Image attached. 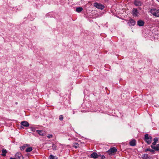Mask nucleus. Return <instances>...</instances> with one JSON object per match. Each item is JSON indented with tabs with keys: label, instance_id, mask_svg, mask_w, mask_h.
I'll return each mask as SVG.
<instances>
[{
	"label": "nucleus",
	"instance_id": "obj_1",
	"mask_svg": "<svg viewBox=\"0 0 159 159\" xmlns=\"http://www.w3.org/2000/svg\"><path fill=\"white\" fill-rule=\"evenodd\" d=\"M150 13L156 17H159V10L153 8L151 10Z\"/></svg>",
	"mask_w": 159,
	"mask_h": 159
},
{
	"label": "nucleus",
	"instance_id": "obj_2",
	"mask_svg": "<svg viewBox=\"0 0 159 159\" xmlns=\"http://www.w3.org/2000/svg\"><path fill=\"white\" fill-rule=\"evenodd\" d=\"M144 140L148 144L151 143L152 140V137L148 134H146L144 135Z\"/></svg>",
	"mask_w": 159,
	"mask_h": 159
},
{
	"label": "nucleus",
	"instance_id": "obj_3",
	"mask_svg": "<svg viewBox=\"0 0 159 159\" xmlns=\"http://www.w3.org/2000/svg\"><path fill=\"white\" fill-rule=\"evenodd\" d=\"M117 151V149L113 147L109 149L107 152L109 155H114Z\"/></svg>",
	"mask_w": 159,
	"mask_h": 159
},
{
	"label": "nucleus",
	"instance_id": "obj_4",
	"mask_svg": "<svg viewBox=\"0 0 159 159\" xmlns=\"http://www.w3.org/2000/svg\"><path fill=\"white\" fill-rule=\"evenodd\" d=\"M94 7H96L97 8L102 10L104 8L103 5L100 3H98L97 2H95L94 4Z\"/></svg>",
	"mask_w": 159,
	"mask_h": 159
},
{
	"label": "nucleus",
	"instance_id": "obj_5",
	"mask_svg": "<svg viewBox=\"0 0 159 159\" xmlns=\"http://www.w3.org/2000/svg\"><path fill=\"white\" fill-rule=\"evenodd\" d=\"M132 14L134 16H137L139 15V12L136 8H133L132 10Z\"/></svg>",
	"mask_w": 159,
	"mask_h": 159
},
{
	"label": "nucleus",
	"instance_id": "obj_6",
	"mask_svg": "<svg viewBox=\"0 0 159 159\" xmlns=\"http://www.w3.org/2000/svg\"><path fill=\"white\" fill-rule=\"evenodd\" d=\"M16 157L18 159H23V157L21 154L20 152H17L15 155Z\"/></svg>",
	"mask_w": 159,
	"mask_h": 159
},
{
	"label": "nucleus",
	"instance_id": "obj_7",
	"mask_svg": "<svg viewBox=\"0 0 159 159\" xmlns=\"http://www.w3.org/2000/svg\"><path fill=\"white\" fill-rule=\"evenodd\" d=\"M135 23V21L133 19H131L129 20L128 24L130 26H134Z\"/></svg>",
	"mask_w": 159,
	"mask_h": 159
},
{
	"label": "nucleus",
	"instance_id": "obj_8",
	"mask_svg": "<svg viewBox=\"0 0 159 159\" xmlns=\"http://www.w3.org/2000/svg\"><path fill=\"white\" fill-rule=\"evenodd\" d=\"M99 155L96 152H93L90 155V157L93 158H97L98 157Z\"/></svg>",
	"mask_w": 159,
	"mask_h": 159
},
{
	"label": "nucleus",
	"instance_id": "obj_9",
	"mask_svg": "<svg viewBox=\"0 0 159 159\" xmlns=\"http://www.w3.org/2000/svg\"><path fill=\"white\" fill-rule=\"evenodd\" d=\"M21 125L25 127H28L29 125V124L27 121H22L21 122Z\"/></svg>",
	"mask_w": 159,
	"mask_h": 159
},
{
	"label": "nucleus",
	"instance_id": "obj_10",
	"mask_svg": "<svg viewBox=\"0 0 159 159\" xmlns=\"http://www.w3.org/2000/svg\"><path fill=\"white\" fill-rule=\"evenodd\" d=\"M144 22L141 20H139L137 22V24L139 26H143L144 25Z\"/></svg>",
	"mask_w": 159,
	"mask_h": 159
},
{
	"label": "nucleus",
	"instance_id": "obj_11",
	"mask_svg": "<svg viewBox=\"0 0 159 159\" xmlns=\"http://www.w3.org/2000/svg\"><path fill=\"white\" fill-rule=\"evenodd\" d=\"M141 2L139 0H135L134 2V4L136 6H140L141 5Z\"/></svg>",
	"mask_w": 159,
	"mask_h": 159
},
{
	"label": "nucleus",
	"instance_id": "obj_12",
	"mask_svg": "<svg viewBox=\"0 0 159 159\" xmlns=\"http://www.w3.org/2000/svg\"><path fill=\"white\" fill-rule=\"evenodd\" d=\"M151 148L156 151L159 150V144H157L156 146L151 145Z\"/></svg>",
	"mask_w": 159,
	"mask_h": 159
},
{
	"label": "nucleus",
	"instance_id": "obj_13",
	"mask_svg": "<svg viewBox=\"0 0 159 159\" xmlns=\"http://www.w3.org/2000/svg\"><path fill=\"white\" fill-rule=\"evenodd\" d=\"M129 143L131 146H135L136 145V141L134 139L133 140L129 142Z\"/></svg>",
	"mask_w": 159,
	"mask_h": 159
},
{
	"label": "nucleus",
	"instance_id": "obj_14",
	"mask_svg": "<svg viewBox=\"0 0 159 159\" xmlns=\"http://www.w3.org/2000/svg\"><path fill=\"white\" fill-rule=\"evenodd\" d=\"M2 155L3 156H6V154L7 152V150L6 149L3 148L2 150Z\"/></svg>",
	"mask_w": 159,
	"mask_h": 159
},
{
	"label": "nucleus",
	"instance_id": "obj_15",
	"mask_svg": "<svg viewBox=\"0 0 159 159\" xmlns=\"http://www.w3.org/2000/svg\"><path fill=\"white\" fill-rule=\"evenodd\" d=\"M28 146L27 144H25L23 146L20 147V149L21 150H24L25 148Z\"/></svg>",
	"mask_w": 159,
	"mask_h": 159
},
{
	"label": "nucleus",
	"instance_id": "obj_16",
	"mask_svg": "<svg viewBox=\"0 0 159 159\" xmlns=\"http://www.w3.org/2000/svg\"><path fill=\"white\" fill-rule=\"evenodd\" d=\"M158 139L157 138H155L154 139V142L152 143V145L155 146L157 143V141Z\"/></svg>",
	"mask_w": 159,
	"mask_h": 159
},
{
	"label": "nucleus",
	"instance_id": "obj_17",
	"mask_svg": "<svg viewBox=\"0 0 159 159\" xmlns=\"http://www.w3.org/2000/svg\"><path fill=\"white\" fill-rule=\"evenodd\" d=\"M33 150L32 147H29L27 148L25 150V151L27 152H29Z\"/></svg>",
	"mask_w": 159,
	"mask_h": 159
},
{
	"label": "nucleus",
	"instance_id": "obj_18",
	"mask_svg": "<svg viewBox=\"0 0 159 159\" xmlns=\"http://www.w3.org/2000/svg\"><path fill=\"white\" fill-rule=\"evenodd\" d=\"M36 131L40 135H43V131L41 130H37Z\"/></svg>",
	"mask_w": 159,
	"mask_h": 159
},
{
	"label": "nucleus",
	"instance_id": "obj_19",
	"mask_svg": "<svg viewBox=\"0 0 159 159\" xmlns=\"http://www.w3.org/2000/svg\"><path fill=\"white\" fill-rule=\"evenodd\" d=\"M49 159H57V157L56 156H54L50 155L49 157Z\"/></svg>",
	"mask_w": 159,
	"mask_h": 159
},
{
	"label": "nucleus",
	"instance_id": "obj_20",
	"mask_svg": "<svg viewBox=\"0 0 159 159\" xmlns=\"http://www.w3.org/2000/svg\"><path fill=\"white\" fill-rule=\"evenodd\" d=\"M83 9L81 7H78L76 8V11L77 12H80Z\"/></svg>",
	"mask_w": 159,
	"mask_h": 159
},
{
	"label": "nucleus",
	"instance_id": "obj_21",
	"mask_svg": "<svg viewBox=\"0 0 159 159\" xmlns=\"http://www.w3.org/2000/svg\"><path fill=\"white\" fill-rule=\"evenodd\" d=\"M79 144L77 143H73V146L75 148H77L79 147Z\"/></svg>",
	"mask_w": 159,
	"mask_h": 159
},
{
	"label": "nucleus",
	"instance_id": "obj_22",
	"mask_svg": "<svg viewBox=\"0 0 159 159\" xmlns=\"http://www.w3.org/2000/svg\"><path fill=\"white\" fill-rule=\"evenodd\" d=\"M143 159H147L148 158V155L147 154H144L143 155Z\"/></svg>",
	"mask_w": 159,
	"mask_h": 159
},
{
	"label": "nucleus",
	"instance_id": "obj_23",
	"mask_svg": "<svg viewBox=\"0 0 159 159\" xmlns=\"http://www.w3.org/2000/svg\"><path fill=\"white\" fill-rule=\"evenodd\" d=\"M147 151H150L152 152H154V150L153 149H151L150 148H147L145 150V152H147Z\"/></svg>",
	"mask_w": 159,
	"mask_h": 159
},
{
	"label": "nucleus",
	"instance_id": "obj_24",
	"mask_svg": "<svg viewBox=\"0 0 159 159\" xmlns=\"http://www.w3.org/2000/svg\"><path fill=\"white\" fill-rule=\"evenodd\" d=\"M52 148H53V150H56L57 149V146L53 144H52Z\"/></svg>",
	"mask_w": 159,
	"mask_h": 159
},
{
	"label": "nucleus",
	"instance_id": "obj_25",
	"mask_svg": "<svg viewBox=\"0 0 159 159\" xmlns=\"http://www.w3.org/2000/svg\"><path fill=\"white\" fill-rule=\"evenodd\" d=\"M63 119V116L62 115H60L59 116V119L61 120H62Z\"/></svg>",
	"mask_w": 159,
	"mask_h": 159
},
{
	"label": "nucleus",
	"instance_id": "obj_26",
	"mask_svg": "<svg viewBox=\"0 0 159 159\" xmlns=\"http://www.w3.org/2000/svg\"><path fill=\"white\" fill-rule=\"evenodd\" d=\"M30 129L31 131L34 132L35 131V129L34 128L32 127H30Z\"/></svg>",
	"mask_w": 159,
	"mask_h": 159
},
{
	"label": "nucleus",
	"instance_id": "obj_27",
	"mask_svg": "<svg viewBox=\"0 0 159 159\" xmlns=\"http://www.w3.org/2000/svg\"><path fill=\"white\" fill-rule=\"evenodd\" d=\"M52 137L53 135L52 134L48 135L47 136V138L49 139L52 138Z\"/></svg>",
	"mask_w": 159,
	"mask_h": 159
},
{
	"label": "nucleus",
	"instance_id": "obj_28",
	"mask_svg": "<svg viewBox=\"0 0 159 159\" xmlns=\"http://www.w3.org/2000/svg\"><path fill=\"white\" fill-rule=\"evenodd\" d=\"M105 158V157L104 156L102 155L101 156V159H104Z\"/></svg>",
	"mask_w": 159,
	"mask_h": 159
},
{
	"label": "nucleus",
	"instance_id": "obj_29",
	"mask_svg": "<svg viewBox=\"0 0 159 159\" xmlns=\"http://www.w3.org/2000/svg\"><path fill=\"white\" fill-rule=\"evenodd\" d=\"M10 159H16L15 158H12V157H11Z\"/></svg>",
	"mask_w": 159,
	"mask_h": 159
},
{
	"label": "nucleus",
	"instance_id": "obj_30",
	"mask_svg": "<svg viewBox=\"0 0 159 159\" xmlns=\"http://www.w3.org/2000/svg\"><path fill=\"white\" fill-rule=\"evenodd\" d=\"M158 1L159 2V0Z\"/></svg>",
	"mask_w": 159,
	"mask_h": 159
}]
</instances>
